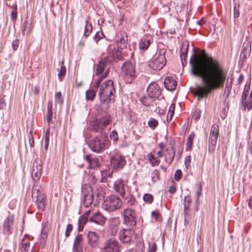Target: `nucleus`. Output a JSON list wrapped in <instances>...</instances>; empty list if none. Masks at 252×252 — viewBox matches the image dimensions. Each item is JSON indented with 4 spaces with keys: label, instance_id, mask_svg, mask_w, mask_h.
<instances>
[{
    "label": "nucleus",
    "instance_id": "nucleus-1",
    "mask_svg": "<svg viewBox=\"0 0 252 252\" xmlns=\"http://www.w3.org/2000/svg\"><path fill=\"white\" fill-rule=\"evenodd\" d=\"M189 64L191 74L200 78L202 82V85H196L192 91L199 99L206 97L212 91L223 87L227 72L212 57L194 53L190 58Z\"/></svg>",
    "mask_w": 252,
    "mask_h": 252
},
{
    "label": "nucleus",
    "instance_id": "nucleus-2",
    "mask_svg": "<svg viewBox=\"0 0 252 252\" xmlns=\"http://www.w3.org/2000/svg\"><path fill=\"white\" fill-rule=\"evenodd\" d=\"M111 122V116L106 114L99 119H96L93 122V130L98 133L90 140L89 144L93 151L99 153L108 148L109 142L105 128Z\"/></svg>",
    "mask_w": 252,
    "mask_h": 252
},
{
    "label": "nucleus",
    "instance_id": "nucleus-3",
    "mask_svg": "<svg viewBox=\"0 0 252 252\" xmlns=\"http://www.w3.org/2000/svg\"><path fill=\"white\" fill-rule=\"evenodd\" d=\"M97 89H98V95L102 103L109 102L112 99L115 92L113 82L111 80L103 82Z\"/></svg>",
    "mask_w": 252,
    "mask_h": 252
},
{
    "label": "nucleus",
    "instance_id": "nucleus-4",
    "mask_svg": "<svg viewBox=\"0 0 252 252\" xmlns=\"http://www.w3.org/2000/svg\"><path fill=\"white\" fill-rule=\"evenodd\" d=\"M122 201L116 195H110L107 196L103 203V208L108 212H113L119 209L122 206Z\"/></svg>",
    "mask_w": 252,
    "mask_h": 252
},
{
    "label": "nucleus",
    "instance_id": "nucleus-5",
    "mask_svg": "<svg viewBox=\"0 0 252 252\" xmlns=\"http://www.w3.org/2000/svg\"><path fill=\"white\" fill-rule=\"evenodd\" d=\"M32 197L33 199H35V203L38 209L44 211L46 205V197L41 189H37L35 183L33 184Z\"/></svg>",
    "mask_w": 252,
    "mask_h": 252
},
{
    "label": "nucleus",
    "instance_id": "nucleus-6",
    "mask_svg": "<svg viewBox=\"0 0 252 252\" xmlns=\"http://www.w3.org/2000/svg\"><path fill=\"white\" fill-rule=\"evenodd\" d=\"M241 99L243 111H250L252 109V89L251 90L250 85L245 86Z\"/></svg>",
    "mask_w": 252,
    "mask_h": 252
},
{
    "label": "nucleus",
    "instance_id": "nucleus-7",
    "mask_svg": "<svg viewBox=\"0 0 252 252\" xmlns=\"http://www.w3.org/2000/svg\"><path fill=\"white\" fill-rule=\"evenodd\" d=\"M121 249L118 241L113 238L105 240L101 248L102 252H121Z\"/></svg>",
    "mask_w": 252,
    "mask_h": 252
},
{
    "label": "nucleus",
    "instance_id": "nucleus-8",
    "mask_svg": "<svg viewBox=\"0 0 252 252\" xmlns=\"http://www.w3.org/2000/svg\"><path fill=\"white\" fill-rule=\"evenodd\" d=\"M126 164L125 156L120 153H116L110 158V166L112 172H118L122 169Z\"/></svg>",
    "mask_w": 252,
    "mask_h": 252
},
{
    "label": "nucleus",
    "instance_id": "nucleus-9",
    "mask_svg": "<svg viewBox=\"0 0 252 252\" xmlns=\"http://www.w3.org/2000/svg\"><path fill=\"white\" fill-rule=\"evenodd\" d=\"M108 43L109 41L107 40H105L103 43L104 47H107V50H109L107 56L105 58L110 63L113 61L118 62V61L122 60L123 56L120 49L118 48L116 49L115 47L112 49L111 45Z\"/></svg>",
    "mask_w": 252,
    "mask_h": 252
},
{
    "label": "nucleus",
    "instance_id": "nucleus-10",
    "mask_svg": "<svg viewBox=\"0 0 252 252\" xmlns=\"http://www.w3.org/2000/svg\"><path fill=\"white\" fill-rule=\"evenodd\" d=\"M82 193L84 197V204L85 207H89L93 202H94V205L97 204L94 199V189L91 186L85 185L82 189Z\"/></svg>",
    "mask_w": 252,
    "mask_h": 252
},
{
    "label": "nucleus",
    "instance_id": "nucleus-11",
    "mask_svg": "<svg viewBox=\"0 0 252 252\" xmlns=\"http://www.w3.org/2000/svg\"><path fill=\"white\" fill-rule=\"evenodd\" d=\"M219 135V127L217 124H213L211 128L209 137L208 150L210 153L215 151Z\"/></svg>",
    "mask_w": 252,
    "mask_h": 252
},
{
    "label": "nucleus",
    "instance_id": "nucleus-12",
    "mask_svg": "<svg viewBox=\"0 0 252 252\" xmlns=\"http://www.w3.org/2000/svg\"><path fill=\"white\" fill-rule=\"evenodd\" d=\"M124 223L128 226H132L135 225L136 214L135 211L130 208H126L124 210Z\"/></svg>",
    "mask_w": 252,
    "mask_h": 252
},
{
    "label": "nucleus",
    "instance_id": "nucleus-13",
    "mask_svg": "<svg viewBox=\"0 0 252 252\" xmlns=\"http://www.w3.org/2000/svg\"><path fill=\"white\" fill-rule=\"evenodd\" d=\"M122 70L126 78L129 79V81H131L135 78L136 76L135 67L131 62H126L124 63L122 66Z\"/></svg>",
    "mask_w": 252,
    "mask_h": 252
},
{
    "label": "nucleus",
    "instance_id": "nucleus-14",
    "mask_svg": "<svg viewBox=\"0 0 252 252\" xmlns=\"http://www.w3.org/2000/svg\"><path fill=\"white\" fill-rule=\"evenodd\" d=\"M14 223V216L9 214L4 220L2 231L4 235L9 236L13 231Z\"/></svg>",
    "mask_w": 252,
    "mask_h": 252
},
{
    "label": "nucleus",
    "instance_id": "nucleus-15",
    "mask_svg": "<svg viewBox=\"0 0 252 252\" xmlns=\"http://www.w3.org/2000/svg\"><path fill=\"white\" fill-rule=\"evenodd\" d=\"M134 234L133 229H124L119 232V239L123 243H127L130 242Z\"/></svg>",
    "mask_w": 252,
    "mask_h": 252
},
{
    "label": "nucleus",
    "instance_id": "nucleus-16",
    "mask_svg": "<svg viewBox=\"0 0 252 252\" xmlns=\"http://www.w3.org/2000/svg\"><path fill=\"white\" fill-rule=\"evenodd\" d=\"M166 60L164 54H159L150 64L154 70H160L166 64Z\"/></svg>",
    "mask_w": 252,
    "mask_h": 252
},
{
    "label": "nucleus",
    "instance_id": "nucleus-17",
    "mask_svg": "<svg viewBox=\"0 0 252 252\" xmlns=\"http://www.w3.org/2000/svg\"><path fill=\"white\" fill-rule=\"evenodd\" d=\"M147 91L149 96L154 98H158L161 94V90L159 87L158 85L155 82L150 84L147 88Z\"/></svg>",
    "mask_w": 252,
    "mask_h": 252
},
{
    "label": "nucleus",
    "instance_id": "nucleus-18",
    "mask_svg": "<svg viewBox=\"0 0 252 252\" xmlns=\"http://www.w3.org/2000/svg\"><path fill=\"white\" fill-rule=\"evenodd\" d=\"M33 28L32 23L29 20L28 17L23 22H22L21 25V30L22 32V35L28 36L30 34Z\"/></svg>",
    "mask_w": 252,
    "mask_h": 252
},
{
    "label": "nucleus",
    "instance_id": "nucleus-19",
    "mask_svg": "<svg viewBox=\"0 0 252 252\" xmlns=\"http://www.w3.org/2000/svg\"><path fill=\"white\" fill-rule=\"evenodd\" d=\"M72 252H83V236L78 233L74 238Z\"/></svg>",
    "mask_w": 252,
    "mask_h": 252
},
{
    "label": "nucleus",
    "instance_id": "nucleus-20",
    "mask_svg": "<svg viewBox=\"0 0 252 252\" xmlns=\"http://www.w3.org/2000/svg\"><path fill=\"white\" fill-rule=\"evenodd\" d=\"M89 220L90 222L102 226L105 224L106 218L100 213L97 212L93 214V215L90 218Z\"/></svg>",
    "mask_w": 252,
    "mask_h": 252
},
{
    "label": "nucleus",
    "instance_id": "nucleus-21",
    "mask_svg": "<svg viewBox=\"0 0 252 252\" xmlns=\"http://www.w3.org/2000/svg\"><path fill=\"white\" fill-rule=\"evenodd\" d=\"M114 187L115 191L123 198H125L126 187L123 181L121 179L116 180L114 183Z\"/></svg>",
    "mask_w": 252,
    "mask_h": 252
},
{
    "label": "nucleus",
    "instance_id": "nucleus-22",
    "mask_svg": "<svg viewBox=\"0 0 252 252\" xmlns=\"http://www.w3.org/2000/svg\"><path fill=\"white\" fill-rule=\"evenodd\" d=\"M111 63L108 62L107 59L104 57L101 59L98 64L97 65L96 69V74L99 75L100 74H102L105 69L109 66H110Z\"/></svg>",
    "mask_w": 252,
    "mask_h": 252
},
{
    "label": "nucleus",
    "instance_id": "nucleus-23",
    "mask_svg": "<svg viewBox=\"0 0 252 252\" xmlns=\"http://www.w3.org/2000/svg\"><path fill=\"white\" fill-rule=\"evenodd\" d=\"M251 51V43L249 41H245L242 45V51L240 54V57L246 59L249 56Z\"/></svg>",
    "mask_w": 252,
    "mask_h": 252
},
{
    "label": "nucleus",
    "instance_id": "nucleus-24",
    "mask_svg": "<svg viewBox=\"0 0 252 252\" xmlns=\"http://www.w3.org/2000/svg\"><path fill=\"white\" fill-rule=\"evenodd\" d=\"M88 242L90 245L94 247L98 244L99 237L94 232L89 231L88 234Z\"/></svg>",
    "mask_w": 252,
    "mask_h": 252
},
{
    "label": "nucleus",
    "instance_id": "nucleus-25",
    "mask_svg": "<svg viewBox=\"0 0 252 252\" xmlns=\"http://www.w3.org/2000/svg\"><path fill=\"white\" fill-rule=\"evenodd\" d=\"M164 86L168 90L172 91L175 90L177 82L172 77H167L164 82Z\"/></svg>",
    "mask_w": 252,
    "mask_h": 252
},
{
    "label": "nucleus",
    "instance_id": "nucleus-26",
    "mask_svg": "<svg viewBox=\"0 0 252 252\" xmlns=\"http://www.w3.org/2000/svg\"><path fill=\"white\" fill-rule=\"evenodd\" d=\"M165 162L170 164L173 161L175 154V149L171 147L170 149H166L165 150Z\"/></svg>",
    "mask_w": 252,
    "mask_h": 252
},
{
    "label": "nucleus",
    "instance_id": "nucleus-27",
    "mask_svg": "<svg viewBox=\"0 0 252 252\" xmlns=\"http://www.w3.org/2000/svg\"><path fill=\"white\" fill-rule=\"evenodd\" d=\"M94 194L96 203H98L104 198L105 192L102 187H98L94 190Z\"/></svg>",
    "mask_w": 252,
    "mask_h": 252
},
{
    "label": "nucleus",
    "instance_id": "nucleus-28",
    "mask_svg": "<svg viewBox=\"0 0 252 252\" xmlns=\"http://www.w3.org/2000/svg\"><path fill=\"white\" fill-rule=\"evenodd\" d=\"M85 159L89 163L91 168L95 169L99 167L100 163L98 158H92L91 155H88L86 156Z\"/></svg>",
    "mask_w": 252,
    "mask_h": 252
},
{
    "label": "nucleus",
    "instance_id": "nucleus-29",
    "mask_svg": "<svg viewBox=\"0 0 252 252\" xmlns=\"http://www.w3.org/2000/svg\"><path fill=\"white\" fill-rule=\"evenodd\" d=\"M188 48L189 44L187 43L183 44L181 48L180 58L183 66L187 65V62L186 58L188 54Z\"/></svg>",
    "mask_w": 252,
    "mask_h": 252
},
{
    "label": "nucleus",
    "instance_id": "nucleus-30",
    "mask_svg": "<svg viewBox=\"0 0 252 252\" xmlns=\"http://www.w3.org/2000/svg\"><path fill=\"white\" fill-rule=\"evenodd\" d=\"M30 249V242L29 239L27 237H24L21 241L19 246V250L21 252H28Z\"/></svg>",
    "mask_w": 252,
    "mask_h": 252
},
{
    "label": "nucleus",
    "instance_id": "nucleus-31",
    "mask_svg": "<svg viewBox=\"0 0 252 252\" xmlns=\"http://www.w3.org/2000/svg\"><path fill=\"white\" fill-rule=\"evenodd\" d=\"M192 202L191 198L189 195L185 196L184 199V217L186 219L188 216V210L189 209L190 205Z\"/></svg>",
    "mask_w": 252,
    "mask_h": 252
},
{
    "label": "nucleus",
    "instance_id": "nucleus-32",
    "mask_svg": "<svg viewBox=\"0 0 252 252\" xmlns=\"http://www.w3.org/2000/svg\"><path fill=\"white\" fill-rule=\"evenodd\" d=\"M32 171L42 172V164L40 158H37L34 159Z\"/></svg>",
    "mask_w": 252,
    "mask_h": 252
},
{
    "label": "nucleus",
    "instance_id": "nucleus-33",
    "mask_svg": "<svg viewBox=\"0 0 252 252\" xmlns=\"http://www.w3.org/2000/svg\"><path fill=\"white\" fill-rule=\"evenodd\" d=\"M150 44V39L144 37L141 39L139 43V47L140 50H146Z\"/></svg>",
    "mask_w": 252,
    "mask_h": 252
},
{
    "label": "nucleus",
    "instance_id": "nucleus-34",
    "mask_svg": "<svg viewBox=\"0 0 252 252\" xmlns=\"http://www.w3.org/2000/svg\"><path fill=\"white\" fill-rule=\"evenodd\" d=\"M87 214L83 215L79 218L78 225V230L79 231L83 230V226L87 222Z\"/></svg>",
    "mask_w": 252,
    "mask_h": 252
},
{
    "label": "nucleus",
    "instance_id": "nucleus-35",
    "mask_svg": "<svg viewBox=\"0 0 252 252\" xmlns=\"http://www.w3.org/2000/svg\"><path fill=\"white\" fill-rule=\"evenodd\" d=\"M125 201L126 205L129 207L135 206L137 203L135 197L131 194L126 198Z\"/></svg>",
    "mask_w": 252,
    "mask_h": 252
},
{
    "label": "nucleus",
    "instance_id": "nucleus-36",
    "mask_svg": "<svg viewBox=\"0 0 252 252\" xmlns=\"http://www.w3.org/2000/svg\"><path fill=\"white\" fill-rule=\"evenodd\" d=\"M95 95L96 92L93 89L88 90L86 92V99L87 100H93L95 97Z\"/></svg>",
    "mask_w": 252,
    "mask_h": 252
},
{
    "label": "nucleus",
    "instance_id": "nucleus-37",
    "mask_svg": "<svg viewBox=\"0 0 252 252\" xmlns=\"http://www.w3.org/2000/svg\"><path fill=\"white\" fill-rule=\"evenodd\" d=\"M85 31L84 33V36L86 38L92 32V25L91 23H88V20L85 21Z\"/></svg>",
    "mask_w": 252,
    "mask_h": 252
},
{
    "label": "nucleus",
    "instance_id": "nucleus-38",
    "mask_svg": "<svg viewBox=\"0 0 252 252\" xmlns=\"http://www.w3.org/2000/svg\"><path fill=\"white\" fill-rule=\"evenodd\" d=\"M48 229L45 227L44 226L41 232V235H40V242L41 243L44 244L47 240V236H48Z\"/></svg>",
    "mask_w": 252,
    "mask_h": 252
},
{
    "label": "nucleus",
    "instance_id": "nucleus-39",
    "mask_svg": "<svg viewBox=\"0 0 252 252\" xmlns=\"http://www.w3.org/2000/svg\"><path fill=\"white\" fill-rule=\"evenodd\" d=\"M153 97H151L148 94V96H144L141 99V103L145 106H149L153 102Z\"/></svg>",
    "mask_w": 252,
    "mask_h": 252
},
{
    "label": "nucleus",
    "instance_id": "nucleus-40",
    "mask_svg": "<svg viewBox=\"0 0 252 252\" xmlns=\"http://www.w3.org/2000/svg\"><path fill=\"white\" fill-rule=\"evenodd\" d=\"M107 73L108 72L107 71L104 74L102 73L98 75L99 77H98L96 81L95 82L94 85V88H97L101 86V84L102 83H101L102 80L106 77Z\"/></svg>",
    "mask_w": 252,
    "mask_h": 252
},
{
    "label": "nucleus",
    "instance_id": "nucleus-41",
    "mask_svg": "<svg viewBox=\"0 0 252 252\" xmlns=\"http://www.w3.org/2000/svg\"><path fill=\"white\" fill-rule=\"evenodd\" d=\"M148 159L152 166L158 165L160 162V160L156 158L154 156L151 154L148 155Z\"/></svg>",
    "mask_w": 252,
    "mask_h": 252
},
{
    "label": "nucleus",
    "instance_id": "nucleus-42",
    "mask_svg": "<svg viewBox=\"0 0 252 252\" xmlns=\"http://www.w3.org/2000/svg\"><path fill=\"white\" fill-rule=\"evenodd\" d=\"M194 137L195 134L194 133H191L188 137L186 144V147L187 149H191L193 143V140L194 138Z\"/></svg>",
    "mask_w": 252,
    "mask_h": 252
},
{
    "label": "nucleus",
    "instance_id": "nucleus-43",
    "mask_svg": "<svg viewBox=\"0 0 252 252\" xmlns=\"http://www.w3.org/2000/svg\"><path fill=\"white\" fill-rule=\"evenodd\" d=\"M117 46L118 49H123L126 46V40L124 37H122L121 39L117 41Z\"/></svg>",
    "mask_w": 252,
    "mask_h": 252
},
{
    "label": "nucleus",
    "instance_id": "nucleus-44",
    "mask_svg": "<svg viewBox=\"0 0 252 252\" xmlns=\"http://www.w3.org/2000/svg\"><path fill=\"white\" fill-rule=\"evenodd\" d=\"M31 172L33 181L35 182L38 181L41 177L42 172H39L38 171H32Z\"/></svg>",
    "mask_w": 252,
    "mask_h": 252
},
{
    "label": "nucleus",
    "instance_id": "nucleus-45",
    "mask_svg": "<svg viewBox=\"0 0 252 252\" xmlns=\"http://www.w3.org/2000/svg\"><path fill=\"white\" fill-rule=\"evenodd\" d=\"M151 215L157 221H161L162 220L161 215L158 211L152 212Z\"/></svg>",
    "mask_w": 252,
    "mask_h": 252
},
{
    "label": "nucleus",
    "instance_id": "nucleus-46",
    "mask_svg": "<svg viewBox=\"0 0 252 252\" xmlns=\"http://www.w3.org/2000/svg\"><path fill=\"white\" fill-rule=\"evenodd\" d=\"M143 200L145 202L148 203H151L153 201V196L151 194L145 193L143 197Z\"/></svg>",
    "mask_w": 252,
    "mask_h": 252
},
{
    "label": "nucleus",
    "instance_id": "nucleus-47",
    "mask_svg": "<svg viewBox=\"0 0 252 252\" xmlns=\"http://www.w3.org/2000/svg\"><path fill=\"white\" fill-rule=\"evenodd\" d=\"M175 105L174 103H172L169 107L168 114H167V118L170 117V120H171L174 115V110H175Z\"/></svg>",
    "mask_w": 252,
    "mask_h": 252
},
{
    "label": "nucleus",
    "instance_id": "nucleus-48",
    "mask_svg": "<svg viewBox=\"0 0 252 252\" xmlns=\"http://www.w3.org/2000/svg\"><path fill=\"white\" fill-rule=\"evenodd\" d=\"M66 73V68L65 66H62L58 73V77L60 80H62Z\"/></svg>",
    "mask_w": 252,
    "mask_h": 252
},
{
    "label": "nucleus",
    "instance_id": "nucleus-49",
    "mask_svg": "<svg viewBox=\"0 0 252 252\" xmlns=\"http://www.w3.org/2000/svg\"><path fill=\"white\" fill-rule=\"evenodd\" d=\"M158 124V121L154 119L150 120L148 123L149 127H150L151 128L153 129H155L157 126Z\"/></svg>",
    "mask_w": 252,
    "mask_h": 252
},
{
    "label": "nucleus",
    "instance_id": "nucleus-50",
    "mask_svg": "<svg viewBox=\"0 0 252 252\" xmlns=\"http://www.w3.org/2000/svg\"><path fill=\"white\" fill-rule=\"evenodd\" d=\"M17 10H12L10 13V18L14 25L17 20Z\"/></svg>",
    "mask_w": 252,
    "mask_h": 252
},
{
    "label": "nucleus",
    "instance_id": "nucleus-51",
    "mask_svg": "<svg viewBox=\"0 0 252 252\" xmlns=\"http://www.w3.org/2000/svg\"><path fill=\"white\" fill-rule=\"evenodd\" d=\"M104 36L103 33L101 31L97 32L94 36V39L96 43L98 42V41L102 38V37Z\"/></svg>",
    "mask_w": 252,
    "mask_h": 252
},
{
    "label": "nucleus",
    "instance_id": "nucleus-52",
    "mask_svg": "<svg viewBox=\"0 0 252 252\" xmlns=\"http://www.w3.org/2000/svg\"><path fill=\"white\" fill-rule=\"evenodd\" d=\"M157 250V245L155 243H149L148 252H156Z\"/></svg>",
    "mask_w": 252,
    "mask_h": 252
},
{
    "label": "nucleus",
    "instance_id": "nucleus-53",
    "mask_svg": "<svg viewBox=\"0 0 252 252\" xmlns=\"http://www.w3.org/2000/svg\"><path fill=\"white\" fill-rule=\"evenodd\" d=\"M72 229H73L72 225L71 224H68L67 225L66 228L65 230V235L66 237H68L70 235V233L72 231Z\"/></svg>",
    "mask_w": 252,
    "mask_h": 252
},
{
    "label": "nucleus",
    "instance_id": "nucleus-54",
    "mask_svg": "<svg viewBox=\"0 0 252 252\" xmlns=\"http://www.w3.org/2000/svg\"><path fill=\"white\" fill-rule=\"evenodd\" d=\"M53 114V113L52 110H47L46 117L47 121L49 126L50 125V123L52 122Z\"/></svg>",
    "mask_w": 252,
    "mask_h": 252
},
{
    "label": "nucleus",
    "instance_id": "nucleus-55",
    "mask_svg": "<svg viewBox=\"0 0 252 252\" xmlns=\"http://www.w3.org/2000/svg\"><path fill=\"white\" fill-rule=\"evenodd\" d=\"M239 7V4L237 5L236 4H235V5L234 6L233 11H234V18L239 17V16L240 15Z\"/></svg>",
    "mask_w": 252,
    "mask_h": 252
},
{
    "label": "nucleus",
    "instance_id": "nucleus-56",
    "mask_svg": "<svg viewBox=\"0 0 252 252\" xmlns=\"http://www.w3.org/2000/svg\"><path fill=\"white\" fill-rule=\"evenodd\" d=\"M55 100L60 104L63 102V100L62 98V94L60 92L57 93L55 94Z\"/></svg>",
    "mask_w": 252,
    "mask_h": 252
},
{
    "label": "nucleus",
    "instance_id": "nucleus-57",
    "mask_svg": "<svg viewBox=\"0 0 252 252\" xmlns=\"http://www.w3.org/2000/svg\"><path fill=\"white\" fill-rule=\"evenodd\" d=\"M182 175V171L181 170H177L174 174V178L175 180L178 181L181 179Z\"/></svg>",
    "mask_w": 252,
    "mask_h": 252
},
{
    "label": "nucleus",
    "instance_id": "nucleus-58",
    "mask_svg": "<svg viewBox=\"0 0 252 252\" xmlns=\"http://www.w3.org/2000/svg\"><path fill=\"white\" fill-rule=\"evenodd\" d=\"M159 177V174L157 170H154L152 174V178L154 181H157Z\"/></svg>",
    "mask_w": 252,
    "mask_h": 252
},
{
    "label": "nucleus",
    "instance_id": "nucleus-59",
    "mask_svg": "<svg viewBox=\"0 0 252 252\" xmlns=\"http://www.w3.org/2000/svg\"><path fill=\"white\" fill-rule=\"evenodd\" d=\"M19 46V40L17 39L14 40L12 44V49L15 51L16 50Z\"/></svg>",
    "mask_w": 252,
    "mask_h": 252
},
{
    "label": "nucleus",
    "instance_id": "nucleus-60",
    "mask_svg": "<svg viewBox=\"0 0 252 252\" xmlns=\"http://www.w3.org/2000/svg\"><path fill=\"white\" fill-rule=\"evenodd\" d=\"M190 159H191L190 156H187L185 158V165L186 168H187V169L188 168V167L189 165V164L190 163Z\"/></svg>",
    "mask_w": 252,
    "mask_h": 252
},
{
    "label": "nucleus",
    "instance_id": "nucleus-61",
    "mask_svg": "<svg viewBox=\"0 0 252 252\" xmlns=\"http://www.w3.org/2000/svg\"><path fill=\"white\" fill-rule=\"evenodd\" d=\"M29 143L31 147H33L34 146V139L33 136L30 134L29 135Z\"/></svg>",
    "mask_w": 252,
    "mask_h": 252
},
{
    "label": "nucleus",
    "instance_id": "nucleus-62",
    "mask_svg": "<svg viewBox=\"0 0 252 252\" xmlns=\"http://www.w3.org/2000/svg\"><path fill=\"white\" fill-rule=\"evenodd\" d=\"M7 5L10 7L12 8V10H17V5L16 2H14L11 4L7 3Z\"/></svg>",
    "mask_w": 252,
    "mask_h": 252
},
{
    "label": "nucleus",
    "instance_id": "nucleus-63",
    "mask_svg": "<svg viewBox=\"0 0 252 252\" xmlns=\"http://www.w3.org/2000/svg\"><path fill=\"white\" fill-rule=\"evenodd\" d=\"M176 191V189L175 188V187L174 186H170L169 189H168V191L171 193V194H173Z\"/></svg>",
    "mask_w": 252,
    "mask_h": 252
},
{
    "label": "nucleus",
    "instance_id": "nucleus-64",
    "mask_svg": "<svg viewBox=\"0 0 252 252\" xmlns=\"http://www.w3.org/2000/svg\"><path fill=\"white\" fill-rule=\"evenodd\" d=\"M248 150L250 151L251 155H252V140L248 143Z\"/></svg>",
    "mask_w": 252,
    "mask_h": 252
}]
</instances>
